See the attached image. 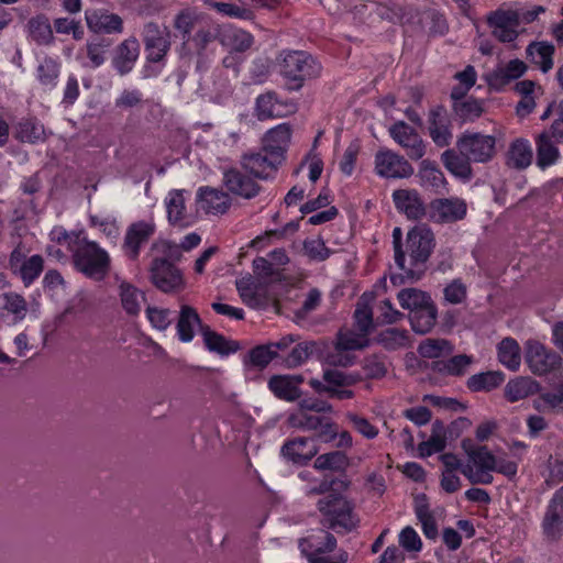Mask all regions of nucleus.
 Masks as SVG:
<instances>
[{
	"instance_id": "obj_7",
	"label": "nucleus",
	"mask_w": 563,
	"mask_h": 563,
	"mask_svg": "<svg viewBox=\"0 0 563 563\" xmlns=\"http://www.w3.org/2000/svg\"><path fill=\"white\" fill-rule=\"evenodd\" d=\"M148 272L151 283L165 294L177 292L185 287L181 271L165 257H155Z\"/></svg>"
},
{
	"instance_id": "obj_44",
	"label": "nucleus",
	"mask_w": 563,
	"mask_h": 563,
	"mask_svg": "<svg viewBox=\"0 0 563 563\" xmlns=\"http://www.w3.org/2000/svg\"><path fill=\"white\" fill-rule=\"evenodd\" d=\"M119 296L124 311L130 316H136L141 311V300H145V295L135 286L128 282L119 285Z\"/></svg>"
},
{
	"instance_id": "obj_9",
	"label": "nucleus",
	"mask_w": 563,
	"mask_h": 563,
	"mask_svg": "<svg viewBox=\"0 0 563 563\" xmlns=\"http://www.w3.org/2000/svg\"><path fill=\"white\" fill-rule=\"evenodd\" d=\"M525 360L531 372L540 376L555 371L562 361L556 352L534 340L526 342Z\"/></svg>"
},
{
	"instance_id": "obj_27",
	"label": "nucleus",
	"mask_w": 563,
	"mask_h": 563,
	"mask_svg": "<svg viewBox=\"0 0 563 563\" xmlns=\"http://www.w3.org/2000/svg\"><path fill=\"white\" fill-rule=\"evenodd\" d=\"M261 285L262 283H255L250 274L235 282L236 290L246 306L255 309H266L272 300L262 294Z\"/></svg>"
},
{
	"instance_id": "obj_5",
	"label": "nucleus",
	"mask_w": 563,
	"mask_h": 563,
	"mask_svg": "<svg viewBox=\"0 0 563 563\" xmlns=\"http://www.w3.org/2000/svg\"><path fill=\"white\" fill-rule=\"evenodd\" d=\"M29 250L19 242L12 250L8 261V268L25 287L31 286L43 273L45 261L42 255L27 256Z\"/></svg>"
},
{
	"instance_id": "obj_2",
	"label": "nucleus",
	"mask_w": 563,
	"mask_h": 563,
	"mask_svg": "<svg viewBox=\"0 0 563 563\" xmlns=\"http://www.w3.org/2000/svg\"><path fill=\"white\" fill-rule=\"evenodd\" d=\"M434 246V234L431 229L426 225L412 228L407 233L404 267H397L400 272L391 274L390 282L398 286L407 280L421 279L428 269V261Z\"/></svg>"
},
{
	"instance_id": "obj_17",
	"label": "nucleus",
	"mask_w": 563,
	"mask_h": 563,
	"mask_svg": "<svg viewBox=\"0 0 563 563\" xmlns=\"http://www.w3.org/2000/svg\"><path fill=\"white\" fill-rule=\"evenodd\" d=\"M318 446L314 442V439L307 437H297L287 440L282 449V456L297 465H306L308 464L317 454Z\"/></svg>"
},
{
	"instance_id": "obj_41",
	"label": "nucleus",
	"mask_w": 563,
	"mask_h": 563,
	"mask_svg": "<svg viewBox=\"0 0 563 563\" xmlns=\"http://www.w3.org/2000/svg\"><path fill=\"white\" fill-rule=\"evenodd\" d=\"M539 383L529 377H518L507 383L505 387V397L515 402L534 395L539 390Z\"/></svg>"
},
{
	"instance_id": "obj_10",
	"label": "nucleus",
	"mask_w": 563,
	"mask_h": 563,
	"mask_svg": "<svg viewBox=\"0 0 563 563\" xmlns=\"http://www.w3.org/2000/svg\"><path fill=\"white\" fill-rule=\"evenodd\" d=\"M375 170L384 178L404 179L413 175L412 165L402 155L382 148L375 154Z\"/></svg>"
},
{
	"instance_id": "obj_40",
	"label": "nucleus",
	"mask_w": 563,
	"mask_h": 563,
	"mask_svg": "<svg viewBox=\"0 0 563 563\" xmlns=\"http://www.w3.org/2000/svg\"><path fill=\"white\" fill-rule=\"evenodd\" d=\"M437 318L438 310L433 301L409 314L411 328L418 334L430 332L435 325Z\"/></svg>"
},
{
	"instance_id": "obj_50",
	"label": "nucleus",
	"mask_w": 563,
	"mask_h": 563,
	"mask_svg": "<svg viewBox=\"0 0 563 563\" xmlns=\"http://www.w3.org/2000/svg\"><path fill=\"white\" fill-rule=\"evenodd\" d=\"M397 298L400 306L410 313L433 301L429 294L417 288H405L398 292Z\"/></svg>"
},
{
	"instance_id": "obj_3",
	"label": "nucleus",
	"mask_w": 563,
	"mask_h": 563,
	"mask_svg": "<svg viewBox=\"0 0 563 563\" xmlns=\"http://www.w3.org/2000/svg\"><path fill=\"white\" fill-rule=\"evenodd\" d=\"M323 516L322 525L336 533H350L358 527L360 518L354 512V505L342 495L330 494L317 503Z\"/></svg>"
},
{
	"instance_id": "obj_49",
	"label": "nucleus",
	"mask_w": 563,
	"mask_h": 563,
	"mask_svg": "<svg viewBox=\"0 0 563 563\" xmlns=\"http://www.w3.org/2000/svg\"><path fill=\"white\" fill-rule=\"evenodd\" d=\"M498 360L510 371H517L520 366V347L511 338H505L498 344Z\"/></svg>"
},
{
	"instance_id": "obj_16",
	"label": "nucleus",
	"mask_w": 563,
	"mask_h": 563,
	"mask_svg": "<svg viewBox=\"0 0 563 563\" xmlns=\"http://www.w3.org/2000/svg\"><path fill=\"white\" fill-rule=\"evenodd\" d=\"M547 540L558 541L563 536V486L551 498L542 521Z\"/></svg>"
},
{
	"instance_id": "obj_46",
	"label": "nucleus",
	"mask_w": 563,
	"mask_h": 563,
	"mask_svg": "<svg viewBox=\"0 0 563 563\" xmlns=\"http://www.w3.org/2000/svg\"><path fill=\"white\" fill-rule=\"evenodd\" d=\"M59 74L60 63L51 56L44 57L36 68L37 80L48 89L57 86Z\"/></svg>"
},
{
	"instance_id": "obj_55",
	"label": "nucleus",
	"mask_w": 563,
	"mask_h": 563,
	"mask_svg": "<svg viewBox=\"0 0 563 563\" xmlns=\"http://www.w3.org/2000/svg\"><path fill=\"white\" fill-rule=\"evenodd\" d=\"M509 158L512 166L523 169L531 164L532 148L527 140H516L509 148Z\"/></svg>"
},
{
	"instance_id": "obj_35",
	"label": "nucleus",
	"mask_w": 563,
	"mask_h": 563,
	"mask_svg": "<svg viewBox=\"0 0 563 563\" xmlns=\"http://www.w3.org/2000/svg\"><path fill=\"white\" fill-rule=\"evenodd\" d=\"M537 158L536 164L541 169L554 165L560 158V152L549 132H541L536 139Z\"/></svg>"
},
{
	"instance_id": "obj_19",
	"label": "nucleus",
	"mask_w": 563,
	"mask_h": 563,
	"mask_svg": "<svg viewBox=\"0 0 563 563\" xmlns=\"http://www.w3.org/2000/svg\"><path fill=\"white\" fill-rule=\"evenodd\" d=\"M393 200L396 209L410 220H420L428 214V207L416 189H397Z\"/></svg>"
},
{
	"instance_id": "obj_53",
	"label": "nucleus",
	"mask_w": 563,
	"mask_h": 563,
	"mask_svg": "<svg viewBox=\"0 0 563 563\" xmlns=\"http://www.w3.org/2000/svg\"><path fill=\"white\" fill-rule=\"evenodd\" d=\"M454 347L445 339H426L418 346V352L422 357L439 358L452 354Z\"/></svg>"
},
{
	"instance_id": "obj_38",
	"label": "nucleus",
	"mask_w": 563,
	"mask_h": 563,
	"mask_svg": "<svg viewBox=\"0 0 563 563\" xmlns=\"http://www.w3.org/2000/svg\"><path fill=\"white\" fill-rule=\"evenodd\" d=\"M472 363V356L459 354L448 360L432 362L431 368L433 372L442 375L463 376Z\"/></svg>"
},
{
	"instance_id": "obj_28",
	"label": "nucleus",
	"mask_w": 563,
	"mask_h": 563,
	"mask_svg": "<svg viewBox=\"0 0 563 563\" xmlns=\"http://www.w3.org/2000/svg\"><path fill=\"white\" fill-rule=\"evenodd\" d=\"M291 125L289 123H282L268 130L263 137V150L285 161V153L291 139Z\"/></svg>"
},
{
	"instance_id": "obj_30",
	"label": "nucleus",
	"mask_w": 563,
	"mask_h": 563,
	"mask_svg": "<svg viewBox=\"0 0 563 563\" xmlns=\"http://www.w3.org/2000/svg\"><path fill=\"white\" fill-rule=\"evenodd\" d=\"M444 167L455 177L470 180L473 177L471 161L457 150L449 148L441 154Z\"/></svg>"
},
{
	"instance_id": "obj_43",
	"label": "nucleus",
	"mask_w": 563,
	"mask_h": 563,
	"mask_svg": "<svg viewBox=\"0 0 563 563\" xmlns=\"http://www.w3.org/2000/svg\"><path fill=\"white\" fill-rule=\"evenodd\" d=\"M505 380V374L500 371L483 372L472 375L466 386L471 391H490Z\"/></svg>"
},
{
	"instance_id": "obj_39",
	"label": "nucleus",
	"mask_w": 563,
	"mask_h": 563,
	"mask_svg": "<svg viewBox=\"0 0 563 563\" xmlns=\"http://www.w3.org/2000/svg\"><path fill=\"white\" fill-rule=\"evenodd\" d=\"M415 512L418 520L421 522L426 538L435 540L438 538V526L432 512L430 511L428 498L424 494L416 497Z\"/></svg>"
},
{
	"instance_id": "obj_60",
	"label": "nucleus",
	"mask_w": 563,
	"mask_h": 563,
	"mask_svg": "<svg viewBox=\"0 0 563 563\" xmlns=\"http://www.w3.org/2000/svg\"><path fill=\"white\" fill-rule=\"evenodd\" d=\"M367 344L366 339H362L353 332H339L335 350L340 352L363 350Z\"/></svg>"
},
{
	"instance_id": "obj_15",
	"label": "nucleus",
	"mask_w": 563,
	"mask_h": 563,
	"mask_svg": "<svg viewBox=\"0 0 563 563\" xmlns=\"http://www.w3.org/2000/svg\"><path fill=\"white\" fill-rule=\"evenodd\" d=\"M336 538L325 529L312 531L299 540V549L307 560L321 558L336 548Z\"/></svg>"
},
{
	"instance_id": "obj_64",
	"label": "nucleus",
	"mask_w": 563,
	"mask_h": 563,
	"mask_svg": "<svg viewBox=\"0 0 563 563\" xmlns=\"http://www.w3.org/2000/svg\"><path fill=\"white\" fill-rule=\"evenodd\" d=\"M443 294L448 302L459 305L466 299L467 288L460 278H456L444 288Z\"/></svg>"
},
{
	"instance_id": "obj_34",
	"label": "nucleus",
	"mask_w": 563,
	"mask_h": 563,
	"mask_svg": "<svg viewBox=\"0 0 563 563\" xmlns=\"http://www.w3.org/2000/svg\"><path fill=\"white\" fill-rule=\"evenodd\" d=\"M196 325H198L200 330L202 327H206L202 324L201 318L195 308L183 305L176 325L179 340L185 343L190 342L195 336L194 328Z\"/></svg>"
},
{
	"instance_id": "obj_14",
	"label": "nucleus",
	"mask_w": 563,
	"mask_h": 563,
	"mask_svg": "<svg viewBox=\"0 0 563 563\" xmlns=\"http://www.w3.org/2000/svg\"><path fill=\"white\" fill-rule=\"evenodd\" d=\"M282 164L280 155L275 156L263 148L258 153L244 154L241 158L243 169L260 179L273 177Z\"/></svg>"
},
{
	"instance_id": "obj_31",
	"label": "nucleus",
	"mask_w": 563,
	"mask_h": 563,
	"mask_svg": "<svg viewBox=\"0 0 563 563\" xmlns=\"http://www.w3.org/2000/svg\"><path fill=\"white\" fill-rule=\"evenodd\" d=\"M461 446L468 456L470 462L476 466V470L493 471L496 456L488 450L486 445H476L470 438H465L461 442Z\"/></svg>"
},
{
	"instance_id": "obj_29",
	"label": "nucleus",
	"mask_w": 563,
	"mask_h": 563,
	"mask_svg": "<svg viewBox=\"0 0 563 563\" xmlns=\"http://www.w3.org/2000/svg\"><path fill=\"white\" fill-rule=\"evenodd\" d=\"M418 178L420 186L442 195L448 191V181L435 162L423 159L419 165Z\"/></svg>"
},
{
	"instance_id": "obj_36",
	"label": "nucleus",
	"mask_w": 563,
	"mask_h": 563,
	"mask_svg": "<svg viewBox=\"0 0 563 563\" xmlns=\"http://www.w3.org/2000/svg\"><path fill=\"white\" fill-rule=\"evenodd\" d=\"M205 346L210 351L222 356L235 353L240 350L238 341L227 340L225 336L212 331L208 325L201 328Z\"/></svg>"
},
{
	"instance_id": "obj_51",
	"label": "nucleus",
	"mask_w": 563,
	"mask_h": 563,
	"mask_svg": "<svg viewBox=\"0 0 563 563\" xmlns=\"http://www.w3.org/2000/svg\"><path fill=\"white\" fill-rule=\"evenodd\" d=\"M276 357H278V352H273L268 344H262L251 349L244 356L243 363L245 366L262 371Z\"/></svg>"
},
{
	"instance_id": "obj_20",
	"label": "nucleus",
	"mask_w": 563,
	"mask_h": 563,
	"mask_svg": "<svg viewBox=\"0 0 563 563\" xmlns=\"http://www.w3.org/2000/svg\"><path fill=\"white\" fill-rule=\"evenodd\" d=\"M305 378L302 375H273L268 380V388L275 397L285 401L298 400L302 391L300 385Z\"/></svg>"
},
{
	"instance_id": "obj_54",
	"label": "nucleus",
	"mask_w": 563,
	"mask_h": 563,
	"mask_svg": "<svg viewBox=\"0 0 563 563\" xmlns=\"http://www.w3.org/2000/svg\"><path fill=\"white\" fill-rule=\"evenodd\" d=\"M323 380L334 388L351 387L363 380V376L357 372H343L340 369H324Z\"/></svg>"
},
{
	"instance_id": "obj_1",
	"label": "nucleus",
	"mask_w": 563,
	"mask_h": 563,
	"mask_svg": "<svg viewBox=\"0 0 563 563\" xmlns=\"http://www.w3.org/2000/svg\"><path fill=\"white\" fill-rule=\"evenodd\" d=\"M59 244H66L73 254L75 268L86 277L100 282L110 271L111 260L108 252L96 242L88 241L82 232L62 231L56 236Z\"/></svg>"
},
{
	"instance_id": "obj_18",
	"label": "nucleus",
	"mask_w": 563,
	"mask_h": 563,
	"mask_svg": "<svg viewBox=\"0 0 563 563\" xmlns=\"http://www.w3.org/2000/svg\"><path fill=\"white\" fill-rule=\"evenodd\" d=\"M295 110L292 102L279 101L275 91H267L256 98L254 113L260 121H264L286 117Z\"/></svg>"
},
{
	"instance_id": "obj_32",
	"label": "nucleus",
	"mask_w": 563,
	"mask_h": 563,
	"mask_svg": "<svg viewBox=\"0 0 563 563\" xmlns=\"http://www.w3.org/2000/svg\"><path fill=\"white\" fill-rule=\"evenodd\" d=\"M324 344L317 341H305L291 349L284 360L287 368H296L312 356L321 357Z\"/></svg>"
},
{
	"instance_id": "obj_22",
	"label": "nucleus",
	"mask_w": 563,
	"mask_h": 563,
	"mask_svg": "<svg viewBox=\"0 0 563 563\" xmlns=\"http://www.w3.org/2000/svg\"><path fill=\"white\" fill-rule=\"evenodd\" d=\"M429 134L439 147L449 146L453 139L450 120L443 106H437L429 111Z\"/></svg>"
},
{
	"instance_id": "obj_25",
	"label": "nucleus",
	"mask_w": 563,
	"mask_h": 563,
	"mask_svg": "<svg viewBox=\"0 0 563 563\" xmlns=\"http://www.w3.org/2000/svg\"><path fill=\"white\" fill-rule=\"evenodd\" d=\"M139 55V41L135 37H129L115 47L112 66L120 76H125L133 69Z\"/></svg>"
},
{
	"instance_id": "obj_61",
	"label": "nucleus",
	"mask_w": 563,
	"mask_h": 563,
	"mask_svg": "<svg viewBox=\"0 0 563 563\" xmlns=\"http://www.w3.org/2000/svg\"><path fill=\"white\" fill-rule=\"evenodd\" d=\"M487 22L490 27L504 29L508 26H519L518 13L516 10H496L488 15Z\"/></svg>"
},
{
	"instance_id": "obj_45",
	"label": "nucleus",
	"mask_w": 563,
	"mask_h": 563,
	"mask_svg": "<svg viewBox=\"0 0 563 563\" xmlns=\"http://www.w3.org/2000/svg\"><path fill=\"white\" fill-rule=\"evenodd\" d=\"M165 202L168 221L174 225H184L187 219L184 190L174 189L169 191Z\"/></svg>"
},
{
	"instance_id": "obj_6",
	"label": "nucleus",
	"mask_w": 563,
	"mask_h": 563,
	"mask_svg": "<svg viewBox=\"0 0 563 563\" xmlns=\"http://www.w3.org/2000/svg\"><path fill=\"white\" fill-rule=\"evenodd\" d=\"M456 148L471 162L487 163L496 154V139L479 132H464L456 141Z\"/></svg>"
},
{
	"instance_id": "obj_33",
	"label": "nucleus",
	"mask_w": 563,
	"mask_h": 563,
	"mask_svg": "<svg viewBox=\"0 0 563 563\" xmlns=\"http://www.w3.org/2000/svg\"><path fill=\"white\" fill-rule=\"evenodd\" d=\"M554 52V45L548 42H532L526 49L528 60L543 73L552 69Z\"/></svg>"
},
{
	"instance_id": "obj_4",
	"label": "nucleus",
	"mask_w": 563,
	"mask_h": 563,
	"mask_svg": "<svg viewBox=\"0 0 563 563\" xmlns=\"http://www.w3.org/2000/svg\"><path fill=\"white\" fill-rule=\"evenodd\" d=\"M280 74L288 90H299L306 80L320 76L322 66L305 51H288L280 54Z\"/></svg>"
},
{
	"instance_id": "obj_42",
	"label": "nucleus",
	"mask_w": 563,
	"mask_h": 563,
	"mask_svg": "<svg viewBox=\"0 0 563 563\" xmlns=\"http://www.w3.org/2000/svg\"><path fill=\"white\" fill-rule=\"evenodd\" d=\"M14 137L23 143L35 144L45 140V130L36 119H22L15 126Z\"/></svg>"
},
{
	"instance_id": "obj_12",
	"label": "nucleus",
	"mask_w": 563,
	"mask_h": 563,
	"mask_svg": "<svg viewBox=\"0 0 563 563\" xmlns=\"http://www.w3.org/2000/svg\"><path fill=\"white\" fill-rule=\"evenodd\" d=\"M156 225L153 221L140 220L131 223L125 231L122 252L130 261H136L141 250L155 234Z\"/></svg>"
},
{
	"instance_id": "obj_21",
	"label": "nucleus",
	"mask_w": 563,
	"mask_h": 563,
	"mask_svg": "<svg viewBox=\"0 0 563 563\" xmlns=\"http://www.w3.org/2000/svg\"><path fill=\"white\" fill-rule=\"evenodd\" d=\"M223 184L231 194L244 199L256 197L261 190V186L253 178L236 168L223 173Z\"/></svg>"
},
{
	"instance_id": "obj_56",
	"label": "nucleus",
	"mask_w": 563,
	"mask_h": 563,
	"mask_svg": "<svg viewBox=\"0 0 563 563\" xmlns=\"http://www.w3.org/2000/svg\"><path fill=\"white\" fill-rule=\"evenodd\" d=\"M217 30L210 26H199L192 35L190 42L192 43L199 56V60L197 63L198 69L201 68L203 52L207 49L210 43L217 40Z\"/></svg>"
},
{
	"instance_id": "obj_24",
	"label": "nucleus",
	"mask_w": 563,
	"mask_h": 563,
	"mask_svg": "<svg viewBox=\"0 0 563 563\" xmlns=\"http://www.w3.org/2000/svg\"><path fill=\"white\" fill-rule=\"evenodd\" d=\"M527 64L518 58L509 60L505 66L489 71L485 78L489 88L501 90L510 81L520 78L527 71Z\"/></svg>"
},
{
	"instance_id": "obj_63",
	"label": "nucleus",
	"mask_w": 563,
	"mask_h": 563,
	"mask_svg": "<svg viewBox=\"0 0 563 563\" xmlns=\"http://www.w3.org/2000/svg\"><path fill=\"white\" fill-rule=\"evenodd\" d=\"M303 250L311 260L319 262L325 261L332 254L322 239L306 240Z\"/></svg>"
},
{
	"instance_id": "obj_11",
	"label": "nucleus",
	"mask_w": 563,
	"mask_h": 563,
	"mask_svg": "<svg viewBox=\"0 0 563 563\" xmlns=\"http://www.w3.org/2000/svg\"><path fill=\"white\" fill-rule=\"evenodd\" d=\"M390 137L404 148L407 156L412 161L421 159L426 154V145L416 129L407 122L399 120L388 129Z\"/></svg>"
},
{
	"instance_id": "obj_37",
	"label": "nucleus",
	"mask_w": 563,
	"mask_h": 563,
	"mask_svg": "<svg viewBox=\"0 0 563 563\" xmlns=\"http://www.w3.org/2000/svg\"><path fill=\"white\" fill-rule=\"evenodd\" d=\"M29 36L40 46H47L54 43L53 29L45 14H37L27 21Z\"/></svg>"
},
{
	"instance_id": "obj_57",
	"label": "nucleus",
	"mask_w": 563,
	"mask_h": 563,
	"mask_svg": "<svg viewBox=\"0 0 563 563\" xmlns=\"http://www.w3.org/2000/svg\"><path fill=\"white\" fill-rule=\"evenodd\" d=\"M407 340V331L398 328H388L377 335V342L390 351L406 346Z\"/></svg>"
},
{
	"instance_id": "obj_8",
	"label": "nucleus",
	"mask_w": 563,
	"mask_h": 563,
	"mask_svg": "<svg viewBox=\"0 0 563 563\" xmlns=\"http://www.w3.org/2000/svg\"><path fill=\"white\" fill-rule=\"evenodd\" d=\"M142 41L150 63H159L165 59L170 49V31L167 26H159L155 22H147L142 30Z\"/></svg>"
},
{
	"instance_id": "obj_62",
	"label": "nucleus",
	"mask_w": 563,
	"mask_h": 563,
	"mask_svg": "<svg viewBox=\"0 0 563 563\" xmlns=\"http://www.w3.org/2000/svg\"><path fill=\"white\" fill-rule=\"evenodd\" d=\"M4 309L15 316L16 320H22L27 311V303L23 296L15 292L4 294Z\"/></svg>"
},
{
	"instance_id": "obj_13",
	"label": "nucleus",
	"mask_w": 563,
	"mask_h": 563,
	"mask_svg": "<svg viewBox=\"0 0 563 563\" xmlns=\"http://www.w3.org/2000/svg\"><path fill=\"white\" fill-rule=\"evenodd\" d=\"M467 205L465 200L451 198L433 199L428 206L429 219L434 223H454L466 217Z\"/></svg>"
},
{
	"instance_id": "obj_58",
	"label": "nucleus",
	"mask_w": 563,
	"mask_h": 563,
	"mask_svg": "<svg viewBox=\"0 0 563 563\" xmlns=\"http://www.w3.org/2000/svg\"><path fill=\"white\" fill-rule=\"evenodd\" d=\"M363 369L365 377L369 379H379L387 374V366L385 356L383 355H369L363 360Z\"/></svg>"
},
{
	"instance_id": "obj_47",
	"label": "nucleus",
	"mask_w": 563,
	"mask_h": 563,
	"mask_svg": "<svg viewBox=\"0 0 563 563\" xmlns=\"http://www.w3.org/2000/svg\"><path fill=\"white\" fill-rule=\"evenodd\" d=\"M452 112L454 119L459 120L461 123L474 122L483 114L484 108L482 101L468 97L466 101L453 102Z\"/></svg>"
},
{
	"instance_id": "obj_26",
	"label": "nucleus",
	"mask_w": 563,
	"mask_h": 563,
	"mask_svg": "<svg viewBox=\"0 0 563 563\" xmlns=\"http://www.w3.org/2000/svg\"><path fill=\"white\" fill-rule=\"evenodd\" d=\"M85 16L91 32L111 34L123 31V21L115 13L106 10H87Z\"/></svg>"
},
{
	"instance_id": "obj_59",
	"label": "nucleus",
	"mask_w": 563,
	"mask_h": 563,
	"mask_svg": "<svg viewBox=\"0 0 563 563\" xmlns=\"http://www.w3.org/2000/svg\"><path fill=\"white\" fill-rule=\"evenodd\" d=\"M325 417L316 416L306 410H300L297 415L290 416V422L294 427L308 431L318 430L321 424L325 423Z\"/></svg>"
},
{
	"instance_id": "obj_48",
	"label": "nucleus",
	"mask_w": 563,
	"mask_h": 563,
	"mask_svg": "<svg viewBox=\"0 0 563 563\" xmlns=\"http://www.w3.org/2000/svg\"><path fill=\"white\" fill-rule=\"evenodd\" d=\"M199 18L191 10H181L174 19V29L180 34L183 46L190 43L191 32L198 29Z\"/></svg>"
},
{
	"instance_id": "obj_52",
	"label": "nucleus",
	"mask_w": 563,
	"mask_h": 563,
	"mask_svg": "<svg viewBox=\"0 0 563 563\" xmlns=\"http://www.w3.org/2000/svg\"><path fill=\"white\" fill-rule=\"evenodd\" d=\"M349 466V457L343 451H332L319 455L313 463V467L319 471L344 472Z\"/></svg>"
},
{
	"instance_id": "obj_23",
	"label": "nucleus",
	"mask_w": 563,
	"mask_h": 563,
	"mask_svg": "<svg viewBox=\"0 0 563 563\" xmlns=\"http://www.w3.org/2000/svg\"><path fill=\"white\" fill-rule=\"evenodd\" d=\"M197 203L207 214H223L231 206V198L220 189L203 186L198 189Z\"/></svg>"
}]
</instances>
